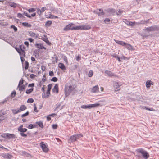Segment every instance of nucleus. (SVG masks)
I'll use <instances>...</instances> for the list:
<instances>
[{
	"mask_svg": "<svg viewBox=\"0 0 159 159\" xmlns=\"http://www.w3.org/2000/svg\"><path fill=\"white\" fill-rule=\"evenodd\" d=\"M76 87V86L68 85L67 84H66L64 88V93L65 97L69 96L72 92L74 91Z\"/></svg>",
	"mask_w": 159,
	"mask_h": 159,
	"instance_id": "nucleus-1",
	"label": "nucleus"
},
{
	"mask_svg": "<svg viewBox=\"0 0 159 159\" xmlns=\"http://www.w3.org/2000/svg\"><path fill=\"white\" fill-rule=\"evenodd\" d=\"M138 153H140L142 154L143 158L145 159L148 158L149 157V154L142 148L138 149L137 150Z\"/></svg>",
	"mask_w": 159,
	"mask_h": 159,
	"instance_id": "nucleus-2",
	"label": "nucleus"
},
{
	"mask_svg": "<svg viewBox=\"0 0 159 159\" xmlns=\"http://www.w3.org/2000/svg\"><path fill=\"white\" fill-rule=\"evenodd\" d=\"M145 30L148 32L158 31L159 30V26L155 25L147 27Z\"/></svg>",
	"mask_w": 159,
	"mask_h": 159,
	"instance_id": "nucleus-3",
	"label": "nucleus"
},
{
	"mask_svg": "<svg viewBox=\"0 0 159 159\" xmlns=\"http://www.w3.org/2000/svg\"><path fill=\"white\" fill-rule=\"evenodd\" d=\"M48 89L47 92L46 93H44L42 94V98H47L49 97V95L50 94V91L51 90L52 87L51 84H49L48 86Z\"/></svg>",
	"mask_w": 159,
	"mask_h": 159,
	"instance_id": "nucleus-4",
	"label": "nucleus"
},
{
	"mask_svg": "<svg viewBox=\"0 0 159 159\" xmlns=\"http://www.w3.org/2000/svg\"><path fill=\"white\" fill-rule=\"evenodd\" d=\"M121 85V84H119V82L114 81L113 83V87L114 88V91L117 92L119 91L121 89L120 86Z\"/></svg>",
	"mask_w": 159,
	"mask_h": 159,
	"instance_id": "nucleus-5",
	"label": "nucleus"
},
{
	"mask_svg": "<svg viewBox=\"0 0 159 159\" xmlns=\"http://www.w3.org/2000/svg\"><path fill=\"white\" fill-rule=\"evenodd\" d=\"M74 26L75 25L73 23H70L68 25H66L65 27L63 29V31H67L70 30H74Z\"/></svg>",
	"mask_w": 159,
	"mask_h": 159,
	"instance_id": "nucleus-6",
	"label": "nucleus"
},
{
	"mask_svg": "<svg viewBox=\"0 0 159 159\" xmlns=\"http://www.w3.org/2000/svg\"><path fill=\"white\" fill-rule=\"evenodd\" d=\"M93 12L94 13L98 15L99 16H104L105 14L102 8H99L97 9L96 10H94Z\"/></svg>",
	"mask_w": 159,
	"mask_h": 159,
	"instance_id": "nucleus-7",
	"label": "nucleus"
},
{
	"mask_svg": "<svg viewBox=\"0 0 159 159\" xmlns=\"http://www.w3.org/2000/svg\"><path fill=\"white\" fill-rule=\"evenodd\" d=\"M104 11L107 14H109L110 15L111 14L112 16H114L115 15L116 11L113 8H108L105 9Z\"/></svg>",
	"mask_w": 159,
	"mask_h": 159,
	"instance_id": "nucleus-8",
	"label": "nucleus"
},
{
	"mask_svg": "<svg viewBox=\"0 0 159 159\" xmlns=\"http://www.w3.org/2000/svg\"><path fill=\"white\" fill-rule=\"evenodd\" d=\"M41 148H42L43 151L45 153L49 151V149L47 147L46 144L41 142L40 143Z\"/></svg>",
	"mask_w": 159,
	"mask_h": 159,
	"instance_id": "nucleus-9",
	"label": "nucleus"
},
{
	"mask_svg": "<svg viewBox=\"0 0 159 159\" xmlns=\"http://www.w3.org/2000/svg\"><path fill=\"white\" fill-rule=\"evenodd\" d=\"M105 74L108 75L109 77H116L117 76V75L115 74L111 71L110 70H106L104 72Z\"/></svg>",
	"mask_w": 159,
	"mask_h": 159,
	"instance_id": "nucleus-10",
	"label": "nucleus"
},
{
	"mask_svg": "<svg viewBox=\"0 0 159 159\" xmlns=\"http://www.w3.org/2000/svg\"><path fill=\"white\" fill-rule=\"evenodd\" d=\"M77 141V137H76L75 134L71 136L69 139H68V142L69 143H71Z\"/></svg>",
	"mask_w": 159,
	"mask_h": 159,
	"instance_id": "nucleus-11",
	"label": "nucleus"
},
{
	"mask_svg": "<svg viewBox=\"0 0 159 159\" xmlns=\"http://www.w3.org/2000/svg\"><path fill=\"white\" fill-rule=\"evenodd\" d=\"M4 158L11 159L13 157L12 155L9 153H2L1 155Z\"/></svg>",
	"mask_w": 159,
	"mask_h": 159,
	"instance_id": "nucleus-12",
	"label": "nucleus"
},
{
	"mask_svg": "<svg viewBox=\"0 0 159 159\" xmlns=\"http://www.w3.org/2000/svg\"><path fill=\"white\" fill-rule=\"evenodd\" d=\"M46 9L47 10H49L51 11H53L55 10V8L53 7V5L52 4H48L46 5Z\"/></svg>",
	"mask_w": 159,
	"mask_h": 159,
	"instance_id": "nucleus-13",
	"label": "nucleus"
},
{
	"mask_svg": "<svg viewBox=\"0 0 159 159\" xmlns=\"http://www.w3.org/2000/svg\"><path fill=\"white\" fill-rule=\"evenodd\" d=\"M23 125H21L19 126L18 128V130L19 131H20V133H24L26 132L27 129L25 128H23Z\"/></svg>",
	"mask_w": 159,
	"mask_h": 159,
	"instance_id": "nucleus-14",
	"label": "nucleus"
},
{
	"mask_svg": "<svg viewBox=\"0 0 159 159\" xmlns=\"http://www.w3.org/2000/svg\"><path fill=\"white\" fill-rule=\"evenodd\" d=\"M53 92L58 93L59 92V88L58 84H56L52 89Z\"/></svg>",
	"mask_w": 159,
	"mask_h": 159,
	"instance_id": "nucleus-15",
	"label": "nucleus"
},
{
	"mask_svg": "<svg viewBox=\"0 0 159 159\" xmlns=\"http://www.w3.org/2000/svg\"><path fill=\"white\" fill-rule=\"evenodd\" d=\"M28 33L30 34V36L32 37L35 38H38L39 35L38 34H36L35 33L32 32V31H29Z\"/></svg>",
	"mask_w": 159,
	"mask_h": 159,
	"instance_id": "nucleus-16",
	"label": "nucleus"
},
{
	"mask_svg": "<svg viewBox=\"0 0 159 159\" xmlns=\"http://www.w3.org/2000/svg\"><path fill=\"white\" fill-rule=\"evenodd\" d=\"M35 46L36 47L38 48H39V49H46V48L44 47L43 45L41 43H36L35 45Z\"/></svg>",
	"mask_w": 159,
	"mask_h": 159,
	"instance_id": "nucleus-17",
	"label": "nucleus"
},
{
	"mask_svg": "<svg viewBox=\"0 0 159 159\" xmlns=\"http://www.w3.org/2000/svg\"><path fill=\"white\" fill-rule=\"evenodd\" d=\"M114 41L117 43L122 46H125L126 45V43L123 41L115 39L114 40Z\"/></svg>",
	"mask_w": 159,
	"mask_h": 159,
	"instance_id": "nucleus-18",
	"label": "nucleus"
},
{
	"mask_svg": "<svg viewBox=\"0 0 159 159\" xmlns=\"http://www.w3.org/2000/svg\"><path fill=\"white\" fill-rule=\"evenodd\" d=\"M44 38H43L42 39L43 41L45 42L48 45L50 46L51 44V42H49L47 36L45 35H44Z\"/></svg>",
	"mask_w": 159,
	"mask_h": 159,
	"instance_id": "nucleus-19",
	"label": "nucleus"
},
{
	"mask_svg": "<svg viewBox=\"0 0 159 159\" xmlns=\"http://www.w3.org/2000/svg\"><path fill=\"white\" fill-rule=\"evenodd\" d=\"M54 57H52V62L53 64H54L55 63H57L58 61V57L56 55V54H54Z\"/></svg>",
	"mask_w": 159,
	"mask_h": 159,
	"instance_id": "nucleus-20",
	"label": "nucleus"
},
{
	"mask_svg": "<svg viewBox=\"0 0 159 159\" xmlns=\"http://www.w3.org/2000/svg\"><path fill=\"white\" fill-rule=\"evenodd\" d=\"M82 30H88L91 28V26L89 25H82Z\"/></svg>",
	"mask_w": 159,
	"mask_h": 159,
	"instance_id": "nucleus-21",
	"label": "nucleus"
},
{
	"mask_svg": "<svg viewBox=\"0 0 159 159\" xmlns=\"http://www.w3.org/2000/svg\"><path fill=\"white\" fill-rule=\"evenodd\" d=\"M154 83L151 80H148L147 81L146 83V86L147 88H149L150 87L151 85H153Z\"/></svg>",
	"mask_w": 159,
	"mask_h": 159,
	"instance_id": "nucleus-22",
	"label": "nucleus"
},
{
	"mask_svg": "<svg viewBox=\"0 0 159 159\" xmlns=\"http://www.w3.org/2000/svg\"><path fill=\"white\" fill-rule=\"evenodd\" d=\"M7 139H15L16 138V135L14 134H11L7 133Z\"/></svg>",
	"mask_w": 159,
	"mask_h": 159,
	"instance_id": "nucleus-23",
	"label": "nucleus"
},
{
	"mask_svg": "<svg viewBox=\"0 0 159 159\" xmlns=\"http://www.w3.org/2000/svg\"><path fill=\"white\" fill-rule=\"evenodd\" d=\"M9 6L13 8H16L18 4L14 2H8Z\"/></svg>",
	"mask_w": 159,
	"mask_h": 159,
	"instance_id": "nucleus-24",
	"label": "nucleus"
},
{
	"mask_svg": "<svg viewBox=\"0 0 159 159\" xmlns=\"http://www.w3.org/2000/svg\"><path fill=\"white\" fill-rule=\"evenodd\" d=\"M35 124L37 125L38 126H39L41 128H43L44 127L43 123L42 121H37L35 122Z\"/></svg>",
	"mask_w": 159,
	"mask_h": 159,
	"instance_id": "nucleus-25",
	"label": "nucleus"
},
{
	"mask_svg": "<svg viewBox=\"0 0 159 159\" xmlns=\"http://www.w3.org/2000/svg\"><path fill=\"white\" fill-rule=\"evenodd\" d=\"M99 88L98 85H96L93 88L92 91L93 93H96L98 91Z\"/></svg>",
	"mask_w": 159,
	"mask_h": 159,
	"instance_id": "nucleus-26",
	"label": "nucleus"
},
{
	"mask_svg": "<svg viewBox=\"0 0 159 159\" xmlns=\"http://www.w3.org/2000/svg\"><path fill=\"white\" fill-rule=\"evenodd\" d=\"M27 108V107L25 105H21L19 109V110L20 112L21 111H23L25 110H26Z\"/></svg>",
	"mask_w": 159,
	"mask_h": 159,
	"instance_id": "nucleus-27",
	"label": "nucleus"
},
{
	"mask_svg": "<svg viewBox=\"0 0 159 159\" xmlns=\"http://www.w3.org/2000/svg\"><path fill=\"white\" fill-rule=\"evenodd\" d=\"M59 67L62 70H65L66 69V68L65 67V66L64 64L63 63H60L58 64Z\"/></svg>",
	"mask_w": 159,
	"mask_h": 159,
	"instance_id": "nucleus-28",
	"label": "nucleus"
},
{
	"mask_svg": "<svg viewBox=\"0 0 159 159\" xmlns=\"http://www.w3.org/2000/svg\"><path fill=\"white\" fill-rule=\"evenodd\" d=\"M22 25L23 26L27 27H31L32 26L31 24H29L28 22H24L22 23Z\"/></svg>",
	"mask_w": 159,
	"mask_h": 159,
	"instance_id": "nucleus-29",
	"label": "nucleus"
},
{
	"mask_svg": "<svg viewBox=\"0 0 159 159\" xmlns=\"http://www.w3.org/2000/svg\"><path fill=\"white\" fill-rule=\"evenodd\" d=\"M27 127L29 129H32L34 128H37L38 125L34 124H30Z\"/></svg>",
	"mask_w": 159,
	"mask_h": 159,
	"instance_id": "nucleus-30",
	"label": "nucleus"
},
{
	"mask_svg": "<svg viewBox=\"0 0 159 159\" xmlns=\"http://www.w3.org/2000/svg\"><path fill=\"white\" fill-rule=\"evenodd\" d=\"M52 24V22L50 20H48L47 21L45 25V26L46 27H50Z\"/></svg>",
	"mask_w": 159,
	"mask_h": 159,
	"instance_id": "nucleus-31",
	"label": "nucleus"
},
{
	"mask_svg": "<svg viewBox=\"0 0 159 159\" xmlns=\"http://www.w3.org/2000/svg\"><path fill=\"white\" fill-rule=\"evenodd\" d=\"M25 53H26L25 50L24 49H21L20 54H19L20 56H23L25 57Z\"/></svg>",
	"mask_w": 159,
	"mask_h": 159,
	"instance_id": "nucleus-32",
	"label": "nucleus"
},
{
	"mask_svg": "<svg viewBox=\"0 0 159 159\" xmlns=\"http://www.w3.org/2000/svg\"><path fill=\"white\" fill-rule=\"evenodd\" d=\"M81 108L83 109H90V104L84 105L81 106Z\"/></svg>",
	"mask_w": 159,
	"mask_h": 159,
	"instance_id": "nucleus-33",
	"label": "nucleus"
},
{
	"mask_svg": "<svg viewBox=\"0 0 159 159\" xmlns=\"http://www.w3.org/2000/svg\"><path fill=\"white\" fill-rule=\"evenodd\" d=\"M100 104L99 103H95L90 104V109L92 108H94L99 106Z\"/></svg>",
	"mask_w": 159,
	"mask_h": 159,
	"instance_id": "nucleus-34",
	"label": "nucleus"
},
{
	"mask_svg": "<svg viewBox=\"0 0 159 159\" xmlns=\"http://www.w3.org/2000/svg\"><path fill=\"white\" fill-rule=\"evenodd\" d=\"M19 88V90L23 91H24L25 88V85H22L20 86V87H18Z\"/></svg>",
	"mask_w": 159,
	"mask_h": 159,
	"instance_id": "nucleus-35",
	"label": "nucleus"
},
{
	"mask_svg": "<svg viewBox=\"0 0 159 159\" xmlns=\"http://www.w3.org/2000/svg\"><path fill=\"white\" fill-rule=\"evenodd\" d=\"M82 25L77 26L75 27L74 26V28H73L74 29V30H82Z\"/></svg>",
	"mask_w": 159,
	"mask_h": 159,
	"instance_id": "nucleus-36",
	"label": "nucleus"
},
{
	"mask_svg": "<svg viewBox=\"0 0 159 159\" xmlns=\"http://www.w3.org/2000/svg\"><path fill=\"white\" fill-rule=\"evenodd\" d=\"M26 10H28L29 13L32 12H34L36 11V8H31L29 9H26Z\"/></svg>",
	"mask_w": 159,
	"mask_h": 159,
	"instance_id": "nucleus-37",
	"label": "nucleus"
},
{
	"mask_svg": "<svg viewBox=\"0 0 159 159\" xmlns=\"http://www.w3.org/2000/svg\"><path fill=\"white\" fill-rule=\"evenodd\" d=\"M34 90V88H31L29 89H27L26 91V93L27 94L30 93Z\"/></svg>",
	"mask_w": 159,
	"mask_h": 159,
	"instance_id": "nucleus-38",
	"label": "nucleus"
},
{
	"mask_svg": "<svg viewBox=\"0 0 159 159\" xmlns=\"http://www.w3.org/2000/svg\"><path fill=\"white\" fill-rule=\"evenodd\" d=\"M126 48L128 49L132 50L133 48V47L130 44L126 43Z\"/></svg>",
	"mask_w": 159,
	"mask_h": 159,
	"instance_id": "nucleus-39",
	"label": "nucleus"
},
{
	"mask_svg": "<svg viewBox=\"0 0 159 159\" xmlns=\"http://www.w3.org/2000/svg\"><path fill=\"white\" fill-rule=\"evenodd\" d=\"M29 66V62L27 61H25V70H27Z\"/></svg>",
	"mask_w": 159,
	"mask_h": 159,
	"instance_id": "nucleus-40",
	"label": "nucleus"
},
{
	"mask_svg": "<svg viewBox=\"0 0 159 159\" xmlns=\"http://www.w3.org/2000/svg\"><path fill=\"white\" fill-rule=\"evenodd\" d=\"M24 13L22 14L23 15H24L25 16H26L27 17H28L29 18H31V17L30 15L27 12H26L25 11H24Z\"/></svg>",
	"mask_w": 159,
	"mask_h": 159,
	"instance_id": "nucleus-41",
	"label": "nucleus"
},
{
	"mask_svg": "<svg viewBox=\"0 0 159 159\" xmlns=\"http://www.w3.org/2000/svg\"><path fill=\"white\" fill-rule=\"evenodd\" d=\"M24 81V80H23L22 78H21L19 82L18 87H20V86L24 85L23 83Z\"/></svg>",
	"mask_w": 159,
	"mask_h": 159,
	"instance_id": "nucleus-42",
	"label": "nucleus"
},
{
	"mask_svg": "<svg viewBox=\"0 0 159 159\" xmlns=\"http://www.w3.org/2000/svg\"><path fill=\"white\" fill-rule=\"evenodd\" d=\"M12 112L14 114H16L19 112H20V111L19 110H16V109H12Z\"/></svg>",
	"mask_w": 159,
	"mask_h": 159,
	"instance_id": "nucleus-43",
	"label": "nucleus"
},
{
	"mask_svg": "<svg viewBox=\"0 0 159 159\" xmlns=\"http://www.w3.org/2000/svg\"><path fill=\"white\" fill-rule=\"evenodd\" d=\"M11 28L13 29L14 31L16 32L17 31L18 29L14 25H11Z\"/></svg>",
	"mask_w": 159,
	"mask_h": 159,
	"instance_id": "nucleus-44",
	"label": "nucleus"
},
{
	"mask_svg": "<svg viewBox=\"0 0 159 159\" xmlns=\"http://www.w3.org/2000/svg\"><path fill=\"white\" fill-rule=\"evenodd\" d=\"M47 18H50L51 19H53V18H58V17L57 16H56L54 15H52L51 14H50L49 17H47Z\"/></svg>",
	"mask_w": 159,
	"mask_h": 159,
	"instance_id": "nucleus-45",
	"label": "nucleus"
},
{
	"mask_svg": "<svg viewBox=\"0 0 159 159\" xmlns=\"http://www.w3.org/2000/svg\"><path fill=\"white\" fill-rule=\"evenodd\" d=\"M75 135H76V137H77V139H79V138L83 137V135L82 134H75Z\"/></svg>",
	"mask_w": 159,
	"mask_h": 159,
	"instance_id": "nucleus-46",
	"label": "nucleus"
},
{
	"mask_svg": "<svg viewBox=\"0 0 159 159\" xmlns=\"http://www.w3.org/2000/svg\"><path fill=\"white\" fill-rule=\"evenodd\" d=\"M93 71L92 70H90L89 71V74H88V77H91L93 75Z\"/></svg>",
	"mask_w": 159,
	"mask_h": 159,
	"instance_id": "nucleus-47",
	"label": "nucleus"
},
{
	"mask_svg": "<svg viewBox=\"0 0 159 159\" xmlns=\"http://www.w3.org/2000/svg\"><path fill=\"white\" fill-rule=\"evenodd\" d=\"M51 81H53L54 82H56L57 81L58 79L57 78L55 77H52L51 80Z\"/></svg>",
	"mask_w": 159,
	"mask_h": 159,
	"instance_id": "nucleus-48",
	"label": "nucleus"
},
{
	"mask_svg": "<svg viewBox=\"0 0 159 159\" xmlns=\"http://www.w3.org/2000/svg\"><path fill=\"white\" fill-rule=\"evenodd\" d=\"M27 102V103H33L34 102V100L32 98H29Z\"/></svg>",
	"mask_w": 159,
	"mask_h": 159,
	"instance_id": "nucleus-49",
	"label": "nucleus"
},
{
	"mask_svg": "<svg viewBox=\"0 0 159 159\" xmlns=\"http://www.w3.org/2000/svg\"><path fill=\"white\" fill-rule=\"evenodd\" d=\"M34 53L36 55H39L40 51L39 49H35L34 52Z\"/></svg>",
	"mask_w": 159,
	"mask_h": 159,
	"instance_id": "nucleus-50",
	"label": "nucleus"
},
{
	"mask_svg": "<svg viewBox=\"0 0 159 159\" xmlns=\"http://www.w3.org/2000/svg\"><path fill=\"white\" fill-rule=\"evenodd\" d=\"M7 133H3L1 135H0V136L1 137L5 138L6 139H7Z\"/></svg>",
	"mask_w": 159,
	"mask_h": 159,
	"instance_id": "nucleus-51",
	"label": "nucleus"
},
{
	"mask_svg": "<svg viewBox=\"0 0 159 159\" xmlns=\"http://www.w3.org/2000/svg\"><path fill=\"white\" fill-rule=\"evenodd\" d=\"M16 92L15 91H14L11 93V97L12 98H14L16 96Z\"/></svg>",
	"mask_w": 159,
	"mask_h": 159,
	"instance_id": "nucleus-52",
	"label": "nucleus"
},
{
	"mask_svg": "<svg viewBox=\"0 0 159 159\" xmlns=\"http://www.w3.org/2000/svg\"><path fill=\"white\" fill-rule=\"evenodd\" d=\"M123 22H125L127 25H129L130 21L126 19H124L123 20Z\"/></svg>",
	"mask_w": 159,
	"mask_h": 159,
	"instance_id": "nucleus-53",
	"label": "nucleus"
},
{
	"mask_svg": "<svg viewBox=\"0 0 159 159\" xmlns=\"http://www.w3.org/2000/svg\"><path fill=\"white\" fill-rule=\"evenodd\" d=\"M37 13L40 16L42 15V13L41 12L40 9L39 8L37 9Z\"/></svg>",
	"mask_w": 159,
	"mask_h": 159,
	"instance_id": "nucleus-54",
	"label": "nucleus"
},
{
	"mask_svg": "<svg viewBox=\"0 0 159 159\" xmlns=\"http://www.w3.org/2000/svg\"><path fill=\"white\" fill-rule=\"evenodd\" d=\"M29 114V112L28 111H27L25 113L21 115V117H24L26 116H28Z\"/></svg>",
	"mask_w": 159,
	"mask_h": 159,
	"instance_id": "nucleus-55",
	"label": "nucleus"
},
{
	"mask_svg": "<svg viewBox=\"0 0 159 159\" xmlns=\"http://www.w3.org/2000/svg\"><path fill=\"white\" fill-rule=\"evenodd\" d=\"M34 111L36 112H38V110L37 109V107L35 104H34Z\"/></svg>",
	"mask_w": 159,
	"mask_h": 159,
	"instance_id": "nucleus-56",
	"label": "nucleus"
},
{
	"mask_svg": "<svg viewBox=\"0 0 159 159\" xmlns=\"http://www.w3.org/2000/svg\"><path fill=\"white\" fill-rule=\"evenodd\" d=\"M123 12V10L119 9L118 11V13L117 12L116 14L117 15H120Z\"/></svg>",
	"mask_w": 159,
	"mask_h": 159,
	"instance_id": "nucleus-57",
	"label": "nucleus"
},
{
	"mask_svg": "<svg viewBox=\"0 0 159 159\" xmlns=\"http://www.w3.org/2000/svg\"><path fill=\"white\" fill-rule=\"evenodd\" d=\"M17 16L19 18H25L24 16H23L22 14H21L20 13H18L17 14Z\"/></svg>",
	"mask_w": 159,
	"mask_h": 159,
	"instance_id": "nucleus-58",
	"label": "nucleus"
},
{
	"mask_svg": "<svg viewBox=\"0 0 159 159\" xmlns=\"http://www.w3.org/2000/svg\"><path fill=\"white\" fill-rule=\"evenodd\" d=\"M42 80V81L43 82H44L45 81H46L47 80V79L45 74L43 75V77Z\"/></svg>",
	"mask_w": 159,
	"mask_h": 159,
	"instance_id": "nucleus-59",
	"label": "nucleus"
},
{
	"mask_svg": "<svg viewBox=\"0 0 159 159\" xmlns=\"http://www.w3.org/2000/svg\"><path fill=\"white\" fill-rule=\"evenodd\" d=\"M129 23H129V26H134L135 25V22L134 21V22L130 21Z\"/></svg>",
	"mask_w": 159,
	"mask_h": 159,
	"instance_id": "nucleus-60",
	"label": "nucleus"
},
{
	"mask_svg": "<svg viewBox=\"0 0 159 159\" xmlns=\"http://www.w3.org/2000/svg\"><path fill=\"white\" fill-rule=\"evenodd\" d=\"M19 48L21 49H24V50H25L26 49V47L23 45H21L19 46Z\"/></svg>",
	"mask_w": 159,
	"mask_h": 159,
	"instance_id": "nucleus-61",
	"label": "nucleus"
},
{
	"mask_svg": "<svg viewBox=\"0 0 159 159\" xmlns=\"http://www.w3.org/2000/svg\"><path fill=\"white\" fill-rule=\"evenodd\" d=\"M58 125L56 124H53L52 125V127L53 129H56L57 128Z\"/></svg>",
	"mask_w": 159,
	"mask_h": 159,
	"instance_id": "nucleus-62",
	"label": "nucleus"
},
{
	"mask_svg": "<svg viewBox=\"0 0 159 159\" xmlns=\"http://www.w3.org/2000/svg\"><path fill=\"white\" fill-rule=\"evenodd\" d=\"M63 58L64 60V61L66 63H68V62L66 56H64L63 57Z\"/></svg>",
	"mask_w": 159,
	"mask_h": 159,
	"instance_id": "nucleus-63",
	"label": "nucleus"
},
{
	"mask_svg": "<svg viewBox=\"0 0 159 159\" xmlns=\"http://www.w3.org/2000/svg\"><path fill=\"white\" fill-rule=\"evenodd\" d=\"M76 60L78 61H79L81 59V56L80 55H78L76 57Z\"/></svg>",
	"mask_w": 159,
	"mask_h": 159,
	"instance_id": "nucleus-64",
	"label": "nucleus"
}]
</instances>
